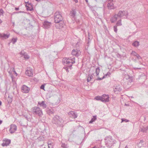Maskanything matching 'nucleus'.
Instances as JSON below:
<instances>
[{"label":"nucleus","mask_w":148,"mask_h":148,"mask_svg":"<svg viewBox=\"0 0 148 148\" xmlns=\"http://www.w3.org/2000/svg\"><path fill=\"white\" fill-rule=\"evenodd\" d=\"M75 58L74 57L65 58L62 60V62L64 65H68V66L70 67V69L72 68V64L75 63Z\"/></svg>","instance_id":"nucleus-1"},{"label":"nucleus","mask_w":148,"mask_h":148,"mask_svg":"<svg viewBox=\"0 0 148 148\" xmlns=\"http://www.w3.org/2000/svg\"><path fill=\"white\" fill-rule=\"evenodd\" d=\"M54 18L55 22L57 23L61 22L63 19L61 13L59 11H56L55 13Z\"/></svg>","instance_id":"nucleus-2"},{"label":"nucleus","mask_w":148,"mask_h":148,"mask_svg":"<svg viewBox=\"0 0 148 148\" xmlns=\"http://www.w3.org/2000/svg\"><path fill=\"white\" fill-rule=\"evenodd\" d=\"M32 112L33 114L37 115L40 116L43 115L41 109L37 107H34L32 109Z\"/></svg>","instance_id":"nucleus-3"},{"label":"nucleus","mask_w":148,"mask_h":148,"mask_svg":"<svg viewBox=\"0 0 148 148\" xmlns=\"http://www.w3.org/2000/svg\"><path fill=\"white\" fill-rule=\"evenodd\" d=\"M52 122L54 124L61 125L63 123V121L62 118L59 116L56 115L53 118Z\"/></svg>","instance_id":"nucleus-4"},{"label":"nucleus","mask_w":148,"mask_h":148,"mask_svg":"<svg viewBox=\"0 0 148 148\" xmlns=\"http://www.w3.org/2000/svg\"><path fill=\"white\" fill-rule=\"evenodd\" d=\"M114 140L111 136L108 137L105 139V143L106 145L109 147H110L112 144L115 143Z\"/></svg>","instance_id":"nucleus-5"},{"label":"nucleus","mask_w":148,"mask_h":148,"mask_svg":"<svg viewBox=\"0 0 148 148\" xmlns=\"http://www.w3.org/2000/svg\"><path fill=\"white\" fill-rule=\"evenodd\" d=\"M123 80L125 81V84L124 85L126 86V84L129 85V83H130L132 82V77H130L128 75H126L125 78L123 79Z\"/></svg>","instance_id":"nucleus-6"},{"label":"nucleus","mask_w":148,"mask_h":148,"mask_svg":"<svg viewBox=\"0 0 148 148\" xmlns=\"http://www.w3.org/2000/svg\"><path fill=\"white\" fill-rule=\"evenodd\" d=\"M30 88L25 85H23L21 87V91L22 92L27 93L30 90Z\"/></svg>","instance_id":"nucleus-7"},{"label":"nucleus","mask_w":148,"mask_h":148,"mask_svg":"<svg viewBox=\"0 0 148 148\" xmlns=\"http://www.w3.org/2000/svg\"><path fill=\"white\" fill-rule=\"evenodd\" d=\"M127 14L126 12L125 11H119L117 14H116L117 17L121 18L124 16H126Z\"/></svg>","instance_id":"nucleus-8"},{"label":"nucleus","mask_w":148,"mask_h":148,"mask_svg":"<svg viewBox=\"0 0 148 148\" xmlns=\"http://www.w3.org/2000/svg\"><path fill=\"white\" fill-rule=\"evenodd\" d=\"M81 53L80 51L77 49H74L73 50L71 54L73 55L78 57L79 56Z\"/></svg>","instance_id":"nucleus-9"},{"label":"nucleus","mask_w":148,"mask_h":148,"mask_svg":"<svg viewBox=\"0 0 148 148\" xmlns=\"http://www.w3.org/2000/svg\"><path fill=\"white\" fill-rule=\"evenodd\" d=\"M17 126L15 125H12L10 126V132L11 134L14 133L16 130Z\"/></svg>","instance_id":"nucleus-10"},{"label":"nucleus","mask_w":148,"mask_h":148,"mask_svg":"<svg viewBox=\"0 0 148 148\" xmlns=\"http://www.w3.org/2000/svg\"><path fill=\"white\" fill-rule=\"evenodd\" d=\"M32 70L30 67L27 68L25 71L26 74L29 76H32L33 75V73L32 71Z\"/></svg>","instance_id":"nucleus-11"},{"label":"nucleus","mask_w":148,"mask_h":148,"mask_svg":"<svg viewBox=\"0 0 148 148\" xmlns=\"http://www.w3.org/2000/svg\"><path fill=\"white\" fill-rule=\"evenodd\" d=\"M68 115L69 116L75 119V118H77V116L76 113H75L73 111H71L68 113Z\"/></svg>","instance_id":"nucleus-12"},{"label":"nucleus","mask_w":148,"mask_h":148,"mask_svg":"<svg viewBox=\"0 0 148 148\" xmlns=\"http://www.w3.org/2000/svg\"><path fill=\"white\" fill-rule=\"evenodd\" d=\"M51 25V23L47 21H44L43 24L44 27L45 29H47L49 28Z\"/></svg>","instance_id":"nucleus-13"},{"label":"nucleus","mask_w":148,"mask_h":148,"mask_svg":"<svg viewBox=\"0 0 148 148\" xmlns=\"http://www.w3.org/2000/svg\"><path fill=\"white\" fill-rule=\"evenodd\" d=\"M107 6L108 9L110 10L114 9L116 8L114 6L113 3L112 2H108Z\"/></svg>","instance_id":"nucleus-14"},{"label":"nucleus","mask_w":148,"mask_h":148,"mask_svg":"<svg viewBox=\"0 0 148 148\" xmlns=\"http://www.w3.org/2000/svg\"><path fill=\"white\" fill-rule=\"evenodd\" d=\"M121 90L122 88L119 86H116L114 89V92L116 93H118V92L121 91Z\"/></svg>","instance_id":"nucleus-15"},{"label":"nucleus","mask_w":148,"mask_h":148,"mask_svg":"<svg viewBox=\"0 0 148 148\" xmlns=\"http://www.w3.org/2000/svg\"><path fill=\"white\" fill-rule=\"evenodd\" d=\"M76 14V10L75 9L73 8L71 11L70 14L71 16L74 18Z\"/></svg>","instance_id":"nucleus-16"},{"label":"nucleus","mask_w":148,"mask_h":148,"mask_svg":"<svg viewBox=\"0 0 148 148\" xmlns=\"http://www.w3.org/2000/svg\"><path fill=\"white\" fill-rule=\"evenodd\" d=\"M97 100H101L102 102H104V101H108V99L106 98V100L104 99L102 97L98 96L96 97L95 98Z\"/></svg>","instance_id":"nucleus-17"},{"label":"nucleus","mask_w":148,"mask_h":148,"mask_svg":"<svg viewBox=\"0 0 148 148\" xmlns=\"http://www.w3.org/2000/svg\"><path fill=\"white\" fill-rule=\"evenodd\" d=\"M21 55L24 56V58L26 59H28L29 58V57L28 56L26 53L25 52L23 51H21L20 53Z\"/></svg>","instance_id":"nucleus-18"},{"label":"nucleus","mask_w":148,"mask_h":148,"mask_svg":"<svg viewBox=\"0 0 148 148\" xmlns=\"http://www.w3.org/2000/svg\"><path fill=\"white\" fill-rule=\"evenodd\" d=\"M118 17H117L116 14L114 15L111 18L110 21L112 23H114L116 21Z\"/></svg>","instance_id":"nucleus-19"},{"label":"nucleus","mask_w":148,"mask_h":148,"mask_svg":"<svg viewBox=\"0 0 148 148\" xmlns=\"http://www.w3.org/2000/svg\"><path fill=\"white\" fill-rule=\"evenodd\" d=\"M38 105L40 106L43 108H45L47 107V106L45 103L44 101H42L41 102H39L38 103Z\"/></svg>","instance_id":"nucleus-20"},{"label":"nucleus","mask_w":148,"mask_h":148,"mask_svg":"<svg viewBox=\"0 0 148 148\" xmlns=\"http://www.w3.org/2000/svg\"><path fill=\"white\" fill-rule=\"evenodd\" d=\"M47 113L49 115L54 113V112L53 109L47 108Z\"/></svg>","instance_id":"nucleus-21"},{"label":"nucleus","mask_w":148,"mask_h":148,"mask_svg":"<svg viewBox=\"0 0 148 148\" xmlns=\"http://www.w3.org/2000/svg\"><path fill=\"white\" fill-rule=\"evenodd\" d=\"M9 36V35H7L5 34H0V37L5 39L8 38Z\"/></svg>","instance_id":"nucleus-22"},{"label":"nucleus","mask_w":148,"mask_h":148,"mask_svg":"<svg viewBox=\"0 0 148 148\" xmlns=\"http://www.w3.org/2000/svg\"><path fill=\"white\" fill-rule=\"evenodd\" d=\"M61 22V23L59 24L60 26H58L57 25V24H56V27L58 28L59 29H60L62 28V27H64V23L63 21H62L61 22Z\"/></svg>","instance_id":"nucleus-23"},{"label":"nucleus","mask_w":148,"mask_h":148,"mask_svg":"<svg viewBox=\"0 0 148 148\" xmlns=\"http://www.w3.org/2000/svg\"><path fill=\"white\" fill-rule=\"evenodd\" d=\"M102 97L104 99L106 100V98L108 99V101H104V102H108L109 101V97L108 95H106L105 94H104L102 95Z\"/></svg>","instance_id":"nucleus-24"},{"label":"nucleus","mask_w":148,"mask_h":148,"mask_svg":"<svg viewBox=\"0 0 148 148\" xmlns=\"http://www.w3.org/2000/svg\"><path fill=\"white\" fill-rule=\"evenodd\" d=\"M132 45L135 47H137L139 45V42L137 41H135L132 43Z\"/></svg>","instance_id":"nucleus-25"},{"label":"nucleus","mask_w":148,"mask_h":148,"mask_svg":"<svg viewBox=\"0 0 148 148\" xmlns=\"http://www.w3.org/2000/svg\"><path fill=\"white\" fill-rule=\"evenodd\" d=\"M93 74H92V75L89 74L88 75L87 79L88 82H90L91 80V79L93 78L92 75Z\"/></svg>","instance_id":"nucleus-26"},{"label":"nucleus","mask_w":148,"mask_h":148,"mask_svg":"<svg viewBox=\"0 0 148 148\" xmlns=\"http://www.w3.org/2000/svg\"><path fill=\"white\" fill-rule=\"evenodd\" d=\"M97 119V116H93V118H92L91 120L89 121L90 123H92L94 122Z\"/></svg>","instance_id":"nucleus-27"},{"label":"nucleus","mask_w":148,"mask_h":148,"mask_svg":"<svg viewBox=\"0 0 148 148\" xmlns=\"http://www.w3.org/2000/svg\"><path fill=\"white\" fill-rule=\"evenodd\" d=\"M100 72V69L99 67H97L96 68L95 70V73L96 74V76L97 77H98V76L99 75V73Z\"/></svg>","instance_id":"nucleus-28"},{"label":"nucleus","mask_w":148,"mask_h":148,"mask_svg":"<svg viewBox=\"0 0 148 148\" xmlns=\"http://www.w3.org/2000/svg\"><path fill=\"white\" fill-rule=\"evenodd\" d=\"M148 130V126L146 127H143L141 129V131L143 132H146Z\"/></svg>","instance_id":"nucleus-29"},{"label":"nucleus","mask_w":148,"mask_h":148,"mask_svg":"<svg viewBox=\"0 0 148 148\" xmlns=\"http://www.w3.org/2000/svg\"><path fill=\"white\" fill-rule=\"evenodd\" d=\"M108 75V74H107V73L105 74L103 76V77H102L100 78L99 77H98V78L96 79V80H102L103 79L105 78Z\"/></svg>","instance_id":"nucleus-30"},{"label":"nucleus","mask_w":148,"mask_h":148,"mask_svg":"<svg viewBox=\"0 0 148 148\" xmlns=\"http://www.w3.org/2000/svg\"><path fill=\"white\" fill-rule=\"evenodd\" d=\"M122 25L121 23V19L119 20L117 22L116 25L117 26H120Z\"/></svg>","instance_id":"nucleus-31"},{"label":"nucleus","mask_w":148,"mask_h":148,"mask_svg":"<svg viewBox=\"0 0 148 148\" xmlns=\"http://www.w3.org/2000/svg\"><path fill=\"white\" fill-rule=\"evenodd\" d=\"M68 65H69L67 64V65H66L67 66L66 67H64L63 68V69L65 70L67 72H68L69 71V68H70V67H69V66H68Z\"/></svg>","instance_id":"nucleus-32"},{"label":"nucleus","mask_w":148,"mask_h":148,"mask_svg":"<svg viewBox=\"0 0 148 148\" xmlns=\"http://www.w3.org/2000/svg\"><path fill=\"white\" fill-rule=\"evenodd\" d=\"M17 38H12V42L13 44L15 43L17 41Z\"/></svg>","instance_id":"nucleus-33"},{"label":"nucleus","mask_w":148,"mask_h":148,"mask_svg":"<svg viewBox=\"0 0 148 148\" xmlns=\"http://www.w3.org/2000/svg\"><path fill=\"white\" fill-rule=\"evenodd\" d=\"M26 7L27 9L28 10H30L31 11L33 10V9L32 7H29L27 5H26Z\"/></svg>","instance_id":"nucleus-34"},{"label":"nucleus","mask_w":148,"mask_h":148,"mask_svg":"<svg viewBox=\"0 0 148 148\" xmlns=\"http://www.w3.org/2000/svg\"><path fill=\"white\" fill-rule=\"evenodd\" d=\"M131 54L132 56H136L137 53L135 51H132Z\"/></svg>","instance_id":"nucleus-35"},{"label":"nucleus","mask_w":148,"mask_h":148,"mask_svg":"<svg viewBox=\"0 0 148 148\" xmlns=\"http://www.w3.org/2000/svg\"><path fill=\"white\" fill-rule=\"evenodd\" d=\"M117 26L116 25H115L114 27V32L116 33H117Z\"/></svg>","instance_id":"nucleus-36"},{"label":"nucleus","mask_w":148,"mask_h":148,"mask_svg":"<svg viewBox=\"0 0 148 148\" xmlns=\"http://www.w3.org/2000/svg\"><path fill=\"white\" fill-rule=\"evenodd\" d=\"M143 77L144 79H145L146 78V76L144 74H143L141 75H140V79H142L141 77Z\"/></svg>","instance_id":"nucleus-37"},{"label":"nucleus","mask_w":148,"mask_h":148,"mask_svg":"<svg viewBox=\"0 0 148 148\" xmlns=\"http://www.w3.org/2000/svg\"><path fill=\"white\" fill-rule=\"evenodd\" d=\"M63 148H67V146L64 144H62L61 146Z\"/></svg>","instance_id":"nucleus-38"},{"label":"nucleus","mask_w":148,"mask_h":148,"mask_svg":"<svg viewBox=\"0 0 148 148\" xmlns=\"http://www.w3.org/2000/svg\"><path fill=\"white\" fill-rule=\"evenodd\" d=\"M24 116L26 118V119L27 120H28L29 121H31V119L30 118H28L27 117V116H26V115H24Z\"/></svg>","instance_id":"nucleus-39"},{"label":"nucleus","mask_w":148,"mask_h":148,"mask_svg":"<svg viewBox=\"0 0 148 148\" xmlns=\"http://www.w3.org/2000/svg\"><path fill=\"white\" fill-rule=\"evenodd\" d=\"M10 140H7L5 143H6L7 145H8L10 143Z\"/></svg>","instance_id":"nucleus-40"},{"label":"nucleus","mask_w":148,"mask_h":148,"mask_svg":"<svg viewBox=\"0 0 148 148\" xmlns=\"http://www.w3.org/2000/svg\"><path fill=\"white\" fill-rule=\"evenodd\" d=\"M3 10L2 9L0 10V16L1 15H3Z\"/></svg>","instance_id":"nucleus-41"},{"label":"nucleus","mask_w":148,"mask_h":148,"mask_svg":"<svg viewBox=\"0 0 148 148\" xmlns=\"http://www.w3.org/2000/svg\"><path fill=\"white\" fill-rule=\"evenodd\" d=\"M136 58L138 59H141V57L139 56V55L137 54V55L136 56Z\"/></svg>","instance_id":"nucleus-42"},{"label":"nucleus","mask_w":148,"mask_h":148,"mask_svg":"<svg viewBox=\"0 0 148 148\" xmlns=\"http://www.w3.org/2000/svg\"><path fill=\"white\" fill-rule=\"evenodd\" d=\"M44 87H45V85H44V84L42 85L40 87V88L41 89H43V90H44Z\"/></svg>","instance_id":"nucleus-43"},{"label":"nucleus","mask_w":148,"mask_h":148,"mask_svg":"<svg viewBox=\"0 0 148 148\" xmlns=\"http://www.w3.org/2000/svg\"><path fill=\"white\" fill-rule=\"evenodd\" d=\"M124 121H125V122H128L129 121V120H127V119H122V122H123Z\"/></svg>","instance_id":"nucleus-44"},{"label":"nucleus","mask_w":148,"mask_h":148,"mask_svg":"<svg viewBox=\"0 0 148 148\" xmlns=\"http://www.w3.org/2000/svg\"><path fill=\"white\" fill-rule=\"evenodd\" d=\"M2 145L3 146H8L6 144V143H3L2 144Z\"/></svg>","instance_id":"nucleus-45"},{"label":"nucleus","mask_w":148,"mask_h":148,"mask_svg":"<svg viewBox=\"0 0 148 148\" xmlns=\"http://www.w3.org/2000/svg\"><path fill=\"white\" fill-rule=\"evenodd\" d=\"M11 70L12 71H12L14 72V71L15 70V69L14 67H12L11 68Z\"/></svg>","instance_id":"nucleus-46"},{"label":"nucleus","mask_w":148,"mask_h":148,"mask_svg":"<svg viewBox=\"0 0 148 148\" xmlns=\"http://www.w3.org/2000/svg\"><path fill=\"white\" fill-rule=\"evenodd\" d=\"M60 100L59 99H58L57 101V102L56 103L58 104L60 103Z\"/></svg>","instance_id":"nucleus-47"},{"label":"nucleus","mask_w":148,"mask_h":148,"mask_svg":"<svg viewBox=\"0 0 148 148\" xmlns=\"http://www.w3.org/2000/svg\"><path fill=\"white\" fill-rule=\"evenodd\" d=\"M144 142V140H140V143H142Z\"/></svg>","instance_id":"nucleus-48"},{"label":"nucleus","mask_w":148,"mask_h":148,"mask_svg":"<svg viewBox=\"0 0 148 148\" xmlns=\"http://www.w3.org/2000/svg\"><path fill=\"white\" fill-rule=\"evenodd\" d=\"M114 0H108V2H113V1Z\"/></svg>","instance_id":"nucleus-49"},{"label":"nucleus","mask_w":148,"mask_h":148,"mask_svg":"<svg viewBox=\"0 0 148 148\" xmlns=\"http://www.w3.org/2000/svg\"><path fill=\"white\" fill-rule=\"evenodd\" d=\"M107 74H108V75L109 76L110 75L111 73L110 72H108L107 73Z\"/></svg>","instance_id":"nucleus-50"},{"label":"nucleus","mask_w":148,"mask_h":148,"mask_svg":"<svg viewBox=\"0 0 148 148\" xmlns=\"http://www.w3.org/2000/svg\"><path fill=\"white\" fill-rule=\"evenodd\" d=\"M19 8H15V10H19Z\"/></svg>","instance_id":"nucleus-51"},{"label":"nucleus","mask_w":148,"mask_h":148,"mask_svg":"<svg viewBox=\"0 0 148 148\" xmlns=\"http://www.w3.org/2000/svg\"><path fill=\"white\" fill-rule=\"evenodd\" d=\"M8 73L10 74H11L12 73V71L11 70L10 71H8Z\"/></svg>","instance_id":"nucleus-52"},{"label":"nucleus","mask_w":148,"mask_h":148,"mask_svg":"<svg viewBox=\"0 0 148 148\" xmlns=\"http://www.w3.org/2000/svg\"><path fill=\"white\" fill-rule=\"evenodd\" d=\"M2 123V121L0 120V125H1Z\"/></svg>","instance_id":"nucleus-53"},{"label":"nucleus","mask_w":148,"mask_h":148,"mask_svg":"<svg viewBox=\"0 0 148 148\" xmlns=\"http://www.w3.org/2000/svg\"><path fill=\"white\" fill-rule=\"evenodd\" d=\"M13 72H14V73H15V74H17V73H16V71H15V70Z\"/></svg>","instance_id":"nucleus-54"},{"label":"nucleus","mask_w":148,"mask_h":148,"mask_svg":"<svg viewBox=\"0 0 148 148\" xmlns=\"http://www.w3.org/2000/svg\"><path fill=\"white\" fill-rule=\"evenodd\" d=\"M74 1L75 3H77L78 2L77 0H74Z\"/></svg>","instance_id":"nucleus-55"},{"label":"nucleus","mask_w":148,"mask_h":148,"mask_svg":"<svg viewBox=\"0 0 148 148\" xmlns=\"http://www.w3.org/2000/svg\"><path fill=\"white\" fill-rule=\"evenodd\" d=\"M2 22V21L0 19V23H1Z\"/></svg>","instance_id":"nucleus-56"},{"label":"nucleus","mask_w":148,"mask_h":148,"mask_svg":"<svg viewBox=\"0 0 148 148\" xmlns=\"http://www.w3.org/2000/svg\"><path fill=\"white\" fill-rule=\"evenodd\" d=\"M1 101H0V106L1 105Z\"/></svg>","instance_id":"nucleus-57"},{"label":"nucleus","mask_w":148,"mask_h":148,"mask_svg":"<svg viewBox=\"0 0 148 148\" xmlns=\"http://www.w3.org/2000/svg\"><path fill=\"white\" fill-rule=\"evenodd\" d=\"M86 2H88V0H85Z\"/></svg>","instance_id":"nucleus-58"},{"label":"nucleus","mask_w":148,"mask_h":148,"mask_svg":"<svg viewBox=\"0 0 148 148\" xmlns=\"http://www.w3.org/2000/svg\"><path fill=\"white\" fill-rule=\"evenodd\" d=\"M37 1H40V0H36Z\"/></svg>","instance_id":"nucleus-59"},{"label":"nucleus","mask_w":148,"mask_h":148,"mask_svg":"<svg viewBox=\"0 0 148 148\" xmlns=\"http://www.w3.org/2000/svg\"><path fill=\"white\" fill-rule=\"evenodd\" d=\"M125 148H128L127 147V146H126L125 147Z\"/></svg>","instance_id":"nucleus-60"},{"label":"nucleus","mask_w":148,"mask_h":148,"mask_svg":"<svg viewBox=\"0 0 148 148\" xmlns=\"http://www.w3.org/2000/svg\"><path fill=\"white\" fill-rule=\"evenodd\" d=\"M95 148V147H94L93 148Z\"/></svg>","instance_id":"nucleus-61"},{"label":"nucleus","mask_w":148,"mask_h":148,"mask_svg":"<svg viewBox=\"0 0 148 148\" xmlns=\"http://www.w3.org/2000/svg\"><path fill=\"white\" fill-rule=\"evenodd\" d=\"M44 148H45V147H44Z\"/></svg>","instance_id":"nucleus-62"}]
</instances>
